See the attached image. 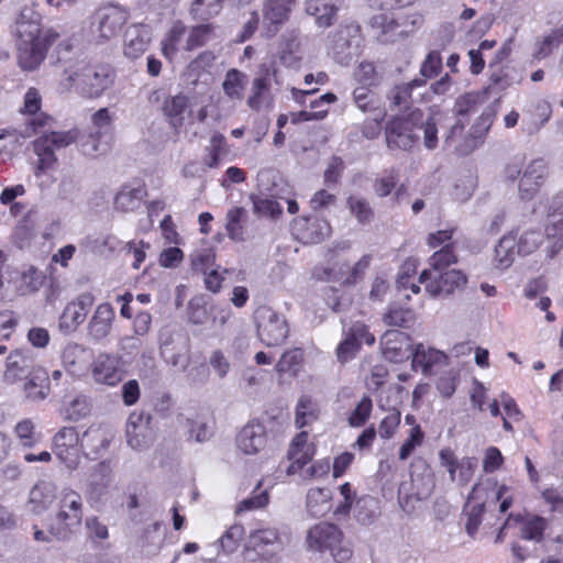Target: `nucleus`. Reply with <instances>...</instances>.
<instances>
[{"label":"nucleus","instance_id":"1","mask_svg":"<svg viewBox=\"0 0 563 563\" xmlns=\"http://www.w3.org/2000/svg\"><path fill=\"white\" fill-rule=\"evenodd\" d=\"M113 81L114 73L109 66L77 60L64 68L59 87L62 91L75 89L84 98H99Z\"/></svg>","mask_w":563,"mask_h":563},{"label":"nucleus","instance_id":"2","mask_svg":"<svg viewBox=\"0 0 563 563\" xmlns=\"http://www.w3.org/2000/svg\"><path fill=\"white\" fill-rule=\"evenodd\" d=\"M362 29L354 21H343L328 35V54L335 63L347 66L361 53Z\"/></svg>","mask_w":563,"mask_h":563},{"label":"nucleus","instance_id":"3","mask_svg":"<svg viewBox=\"0 0 563 563\" xmlns=\"http://www.w3.org/2000/svg\"><path fill=\"white\" fill-rule=\"evenodd\" d=\"M342 532L333 523L321 522L311 527L306 537L307 549L310 551H330L338 562H344L352 555L349 548L341 545Z\"/></svg>","mask_w":563,"mask_h":563},{"label":"nucleus","instance_id":"4","mask_svg":"<svg viewBox=\"0 0 563 563\" xmlns=\"http://www.w3.org/2000/svg\"><path fill=\"white\" fill-rule=\"evenodd\" d=\"M258 339L267 346L283 344L289 334L286 317L269 306H260L254 312Z\"/></svg>","mask_w":563,"mask_h":563},{"label":"nucleus","instance_id":"5","mask_svg":"<svg viewBox=\"0 0 563 563\" xmlns=\"http://www.w3.org/2000/svg\"><path fill=\"white\" fill-rule=\"evenodd\" d=\"M422 122V111L413 108L406 117L390 120L386 126V142L389 148L408 151L418 142L416 132L418 123Z\"/></svg>","mask_w":563,"mask_h":563},{"label":"nucleus","instance_id":"6","mask_svg":"<svg viewBox=\"0 0 563 563\" xmlns=\"http://www.w3.org/2000/svg\"><path fill=\"white\" fill-rule=\"evenodd\" d=\"M56 33L48 32L45 36L26 35L18 43V64L24 71H33L45 59L48 46L57 38Z\"/></svg>","mask_w":563,"mask_h":563},{"label":"nucleus","instance_id":"7","mask_svg":"<svg viewBox=\"0 0 563 563\" xmlns=\"http://www.w3.org/2000/svg\"><path fill=\"white\" fill-rule=\"evenodd\" d=\"M419 282L424 284L426 291L433 298L449 297L455 290L463 289L467 283L466 275L459 269H450L432 274L431 271H422Z\"/></svg>","mask_w":563,"mask_h":563},{"label":"nucleus","instance_id":"8","mask_svg":"<svg viewBox=\"0 0 563 563\" xmlns=\"http://www.w3.org/2000/svg\"><path fill=\"white\" fill-rule=\"evenodd\" d=\"M426 87V79H412L393 86L386 98L390 111L405 112L418 100H423L424 93L420 90Z\"/></svg>","mask_w":563,"mask_h":563},{"label":"nucleus","instance_id":"9","mask_svg":"<svg viewBox=\"0 0 563 563\" xmlns=\"http://www.w3.org/2000/svg\"><path fill=\"white\" fill-rule=\"evenodd\" d=\"M53 451L69 470H75L80 459V438L73 427L62 428L53 440Z\"/></svg>","mask_w":563,"mask_h":563},{"label":"nucleus","instance_id":"10","mask_svg":"<svg viewBox=\"0 0 563 563\" xmlns=\"http://www.w3.org/2000/svg\"><path fill=\"white\" fill-rule=\"evenodd\" d=\"M93 303L95 296L91 292H82L75 300L68 302L59 317V330L64 333L76 331L86 320Z\"/></svg>","mask_w":563,"mask_h":563},{"label":"nucleus","instance_id":"11","mask_svg":"<svg viewBox=\"0 0 563 563\" xmlns=\"http://www.w3.org/2000/svg\"><path fill=\"white\" fill-rule=\"evenodd\" d=\"M124 374L121 358L113 354L100 353L91 364V375L98 384L115 386Z\"/></svg>","mask_w":563,"mask_h":563},{"label":"nucleus","instance_id":"12","mask_svg":"<svg viewBox=\"0 0 563 563\" xmlns=\"http://www.w3.org/2000/svg\"><path fill=\"white\" fill-rule=\"evenodd\" d=\"M549 175L543 158L531 161L525 168L518 185V195L521 200H531L540 190Z\"/></svg>","mask_w":563,"mask_h":563},{"label":"nucleus","instance_id":"13","mask_svg":"<svg viewBox=\"0 0 563 563\" xmlns=\"http://www.w3.org/2000/svg\"><path fill=\"white\" fill-rule=\"evenodd\" d=\"M113 470L109 460H103L90 470L86 495L89 501L100 503L107 496L112 482Z\"/></svg>","mask_w":563,"mask_h":563},{"label":"nucleus","instance_id":"14","mask_svg":"<svg viewBox=\"0 0 563 563\" xmlns=\"http://www.w3.org/2000/svg\"><path fill=\"white\" fill-rule=\"evenodd\" d=\"M129 446L136 451H143L151 446L154 440L150 427V416L133 412L129 416L125 429Z\"/></svg>","mask_w":563,"mask_h":563},{"label":"nucleus","instance_id":"15","mask_svg":"<svg viewBox=\"0 0 563 563\" xmlns=\"http://www.w3.org/2000/svg\"><path fill=\"white\" fill-rule=\"evenodd\" d=\"M380 343L385 358L390 362L399 363L411 356L410 338L405 332L388 330L383 334Z\"/></svg>","mask_w":563,"mask_h":563},{"label":"nucleus","instance_id":"16","mask_svg":"<svg viewBox=\"0 0 563 563\" xmlns=\"http://www.w3.org/2000/svg\"><path fill=\"white\" fill-rule=\"evenodd\" d=\"M36 369L31 351L15 350L7 357L3 380L7 384H14L23 378H27Z\"/></svg>","mask_w":563,"mask_h":563},{"label":"nucleus","instance_id":"17","mask_svg":"<svg viewBox=\"0 0 563 563\" xmlns=\"http://www.w3.org/2000/svg\"><path fill=\"white\" fill-rule=\"evenodd\" d=\"M192 107V99L183 93L169 97L162 103V110L175 130L191 122Z\"/></svg>","mask_w":563,"mask_h":563},{"label":"nucleus","instance_id":"18","mask_svg":"<svg viewBox=\"0 0 563 563\" xmlns=\"http://www.w3.org/2000/svg\"><path fill=\"white\" fill-rule=\"evenodd\" d=\"M236 444L244 454H257L267 444L265 426L258 421L247 423L239 432Z\"/></svg>","mask_w":563,"mask_h":563},{"label":"nucleus","instance_id":"19","mask_svg":"<svg viewBox=\"0 0 563 563\" xmlns=\"http://www.w3.org/2000/svg\"><path fill=\"white\" fill-rule=\"evenodd\" d=\"M115 312L108 302L100 303L88 322V336L95 342L103 341L111 332Z\"/></svg>","mask_w":563,"mask_h":563},{"label":"nucleus","instance_id":"20","mask_svg":"<svg viewBox=\"0 0 563 563\" xmlns=\"http://www.w3.org/2000/svg\"><path fill=\"white\" fill-rule=\"evenodd\" d=\"M97 14L99 19L98 29L104 38L117 35L128 19L126 12L113 4L101 8Z\"/></svg>","mask_w":563,"mask_h":563},{"label":"nucleus","instance_id":"21","mask_svg":"<svg viewBox=\"0 0 563 563\" xmlns=\"http://www.w3.org/2000/svg\"><path fill=\"white\" fill-rule=\"evenodd\" d=\"M295 0H268L264 11V30L267 37L276 35L279 25L287 20Z\"/></svg>","mask_w":563,"mask_h":563},{"label":"nucleus","instance_id":"22","mask_svg":"<svg viewBox=\"0 0 563 563\" xmlns=\"http://www.w3.org/2000/svg\"><path fill=\"white\" fill-rule=\"evenodd\" d=\"M113 440V433L99 426L89 427L80 438V450H88L87 455H102Z\"/></svg>","mask_w":563,"mask_h":563},{"label":"nucleus","instance_id":"23","mask_svg":"<svg viewBox=\"0 0 563 563\" xmlns=\"http://www.w3.org/2000/svg\"><path fill=\"white\" fill-rule=\"evenodd\" d=\"M56 485L49 481L37 482L30 490L29 505L31 511L40 515L48 509L56 498Z\"/></svg>","mask_w":563,"mask_h":563},{"label":"nucleus","instance_id":"24","mask_svg":"<svg viewBox=\"0 0 563 563\" xmlns=\"http://www.w3.org/2000/svg\"><path fill=\"white\" fill-rule=\"evenodd\" d=\"M81 153L87 157H99L107 154L111 148V137L97 134L93 131H79V137L76 141Z\"/></svg>","mask_w":563,"mask_h":563},{"label":"nucleus","instance_id":"25","mask_svg":"<svg viewBox=\"0 0 563 563\" xmlns=\"http://www.w3.org/2000/svg\"><path fill=\"white\" fill-rule=\"evenodd\" d=\"M150 43V33L144 25L130 26L124 35V55L129 58H137Z\"/></svg>","mask_w":563,"mask_h":563},{"label":"nucleus","instance_id":"26","mask_svg":"<svg viewBox=\"0 0 563 563\" xmlns=\"http://www.w3.org/2000/svg\"><path fill=\"white\" fill-rule=\"evenodd\" d=\"M338 10V7L329 0H308L306 2V12L314 18L319 27L331 26L336 19Z\"/></svg>","mask_w":563,"mask_h":563},{"label":"nucleus","instance_id":"27","mask_svg":"<svg viewBox=\"0 0 563 563\" xmlns=\"http://www.w3.org/2000/svg\"><path fill=\"white\" fill-rule=\"evenodd\" d=\"M24 393L31 401H42L49 394V376L46 371L38 367L24 384Z\"/></svg>","mask_w":563,"mask_h":563},{"label":"nucleus","instance_id":"28","mask_svg":"<svg viewBox=\"0 0 563 563\" xmlns=\"http://www.w3.org/2000/svg\"><path fill=\"white\" fill-rule=\"evenodd\" d=\"M369 27L373 31L375 37L380 43H390L395 42L396 36L398 35L399 24L397 21L385 13L375 14L369 20Z\"/></svg>","mask_w":563,"mask_h":563},{"label":"nucleus","instance_id":"29","mask_svg":"<svg viewBox=\"0 0 563 563\" xmlns=\"http://www.w3.org/2000/svg\"><path fill=\"white\" fill-rule=\"evenodd\" d=\"M332 492L329 488H310L307 493V510L316 518L323 517L331 509Z\"/></svg>","mask_w":563,"mask_h":563},{"label":"nucleus","instance_id":"30","mask_svg":"<svg viewBox=\"0 0 563 563\" xmlns=\"http://www.w3.org/2000/svg\"><path fill=\"white\" fill-rule=\"evenodd\" d=\"M412 367L421 368L427 373L434 364L442 363L445 360V354L432 347H426L423 344H418L411 352Z\"/></svg>","mask_w":563,"mask_h":563},{"label":"nucleus","instance_id":"31","mask_svg":"<svg viewBox=\"0 0 563 563\" xmlns=\"http://www.w3.org/2000/svg\"><path fill=\"white\" fill-rule=\"evenodd\" d=\"M33 151L37 155L36 175L44 173L55 166L57 158L55 148L51 145L47 137L42 134L33 141Z\"/></svg>","mask_w":563,"mask_h":563},{"label":"nucleus","instance_id":"32","mask_svg":"<svg viewBox=\"0 0 563 563\" xmlns=\"http://www.w3.org/2000/svg\"><path fill=\"white\" fill-rule=\"evenodd\" d=\"M305 229L301 232V240L305 243H320L331 233V227L325 220L302 219Z\"/></svg>","mask_w":563,"mask_h":563},{"label":"nucleus","instance_id":"33","mask_svg":"<svg viewBox=\"0 0 563 563\" xmlns=\"http://www.w3.org/2000/svg\"><path fill=\"white\" fill-rule=\"evenodd\" d=\"M34 214L33 210H29L14 228L13 238L20 249L29 245L35 236Z\"/></svg>","mask_w":563,"mask_h":563},{"label":"nucleus","instance_id":"34","mask_svg":"<svg viewBox=\"0 0 563 563\" xmlns=\"http://www.w3.org/2000/svg\"><path fill=\"white\" fill-rule=\"evenodd\" d=\"M516 236L504 235L495 247V260L500 268L509 267L516 257Z\"/></svg>","mask_w":563,"mask_h":563},{"label":"nucleus","instance_id":"35","mask_svg":"<svg viewBox=\"0 0 563 563\" xmlns=\"http://www.w3.org/2000/svg\"><path fill=\"white\" fill-rule=\"evenodd\" d=\"M205 164L210 168L219 166L220 158L228 154L227 140L223 134L214 132L210 137L209 146L206 148Z\"/></svg>","mask_w":563,"mask_h":563},{"label":"nucleus","instance_id":"36","mask_svg":"<svg viewBox=\"0 0 563 563\" xmlns=\"http://www.w3.org/2000/svg\"><path fill=\"white\" fill-rule=\"evenodd\" d=\"M456 262L457 256L454 253L453 244H445L430 256V268L427 271H431L432 274L450 271L449 266Z\"/></svg>","mask_w":563,"mask_h":563},{"label":"nucleus","instance_id":"37","mask_svg":"<svg viewBox=\"0 0 563 563\" xmlns=\"http://www.w3.org/2000/svg\"><path fill=\"white\" fill-rule=\"evenodd\" d=\"M144 190L141 187H122L114 198V206L118 210L130 211L139 207L142 201Z\"/></svg>","mask_w":563,"mask_h":563},{"label":"nucleus","instance_id":"38","mask_svg":"<svg viewBox=\"0 0 563 563\" xmlns=\"http://www.w3.org/2000/svg\"><path fill=\"white\" fill-rule=\"evenodd\" d=\"M89 413L90 402L84 395H77L68 402H64L63 415L66 420L78 421Z\"/></svg>","mask_w":563,"mask_h":563},{"label":"nucleus","instance_id":"39","mask_svg":"<svg viewBox=\"0 0 563 563\" xmlns=\"http://www.w3.org/2000/svg\"><path fill=\"white\" fill-rule=\"evenodd\" d=\"M40 14L32 8H23L16 20L18 33L20 37L24 35L40 34Z\"/></svg>","mask_w":563,"mask_h":563},{"label":"nucleus","instance_id":"40","mask_svg":"<svg viewBox=\"0 0 563 563\" xmlns=\"http://www.w3.org/2000/svg\"><path fill=\"white\" fill-rule=\"evenodd\" d=\"M547 521L540 516H533L526 520L520 529V538L523 540L541 542L543 540Z\"/></svg>","mask_w":563,"mask_h":563},{"label":"nucleus","instance_id":"41","mask_svg":"<svg viewBox=\"0 0 563 563\" xmlns=\"http://www.w3.org/2000/svg\"><path fill=\"white\" fill-rule=\"evenodd\" d=\"M60 508L71 512V520L75 526H79L82 520V499L81 496L73 490H64L60 499Z\"/></svg>","mask_w":563,"mask_h":563},{"label":"nucleus","instance_id":"42","mask_svg":"<svg viewBox=\"0 0 563 563\" xmlns=\"http://www.w3.org/2000/svg\"><path fill=\"white\" fill-rule=\"evenodd\" d=\"M318 418L316 405L308 396H301L296 407L295 422L298 428H303Z\"/></svg>","mask_w":563,"mask_h":563},{"label":"nucleus","instance_id":"43","mask_svg":"<svg viewBox=\"0 0 563 563\" xmlns=\"http://www.w3.org/2000/svg\"><path fill=\"white\" fill-rule=\"evenodd\" d=\"M563 43V24L551 31L539 44L533 58L540 60L551 55L554 48Z\"/></svg>","mask_w":563,"mask_h":563},{"label":"nucleus","instance_id":"44","mask_svg":"<svg viewBox=\"0 0 563 563\" xmlns=\"http://www.w3.org/2000/svg\"><path fill=\"white\" fill-rule=\"evenodd\" d=\"M254 212L261 217L277 218L283 212L282 206L273 198L260 195L252 196Z\"/></svg>","mask_w":563,"mask_h":563},{"label":"nucleus","instance_id":"45","mask_svg":"<svg viewBox=\"0 0 563 563\" xmlns=\"http://www.w3.org/2000/svg\"><path fill=\"white\" fill-rule=\"evenodd\" d=\"M222 3L223 0H195L190 11L195 19L206 21L221 11Z\"/></svg>","mask_w":563,"mask_h":563},{"label":"nucleus","instance_id":"46","mask_svg":"<svg viewBox=\"0 0 563 563\" xmlns=\"http://www.w3.org/2000/svg\"><path fill=\"white\" fill-rule=\"evenodd\" d=\"M542 242V233L538 230L525 231L518 241L516 240V252L518 255L527 256L534 252Z\"/></svg>","mask_w":563,"mask_h":563},{"label":"nucleus","instance_id":"47","mask_svg":"<svg viewBox=\"0 0 563 563\" xmlns=\"http://www.w3.org/2000/svg\"><path fill=\"white\" fill-rule=\"evenodd\" d=\"M352 95L354 103L362 112H373L379 107L377 95L367 87H357Z\"/></svg>","mask_w":563,"mask_h":563},{"label":"nucleus","instance_id":"48","mask_svg":"<svg viewBox=\"0 0 563 563\" xmlns=\"http://www.w3.org/2000/svg\"><path fill=\"white\" fill-rule=\"evenodd\" d=\"M245 209L242 207H235L228 211L227 213V231L233 241H243V228L241 222L245 217Z\"/></svg>","mask_w":563,"mask_h":563},{"label":"nucleus","instance_id":"49","mask_svg":"<svg viewBox=\"0 0 563 563\" xmlns=\"http://www.w3.org/2000/svg\"><path fill=\"white\" fill-rule=\"evenodd\" d=\"M245 79L246 76L243 73L236 69L229 70L222 84L224 92L232 99H240L244 89Z\"/></svg>","mask_w":563,"mask_h":563},{"label":"nucleus","instance_id":"50","mask_svg":"<svg viewBox=\"0 0 563 563\" xmlns=\"http://www.w3.org/2000/svg\"><path fill=\"white\" fill-rule=\"evenodd\" d=\"M413 320L411 310L399 307L389 306L387 312L383 317V321L388 327L405 328Z\"/></svg>","mask_w":563,"mask_h":563},{"label":"nucleus","instance_id":"51","mask_svg":"<svg viewBox=\"0 0 563 563\" xmlns=\"http://www.w3.org/2000/svg\"><path fill=\"white\" fill-rule=\"evenodd\" d=\"M185 428L187 430L188 440H194L197 443H203L212 435L208 423L200 419L187 418Z\"/></svg>","mask_w":563,"mask_h":563},{"label":"nucleus","instance_id":"52","mask_svg":"<svg viewBox=\"0 0 563 563\" xmlns=\"http://www.w3.org/2000/svg\"><path fill=\"white\" fill-rule=\"evenodd\" d=\"M212 25L211 24H201L194 26L186 41L185 48L187 51L196 49L200 46H203L212 38Z\"/></svg>","mask_w":563,"mask_h":563},{"label":"nucleus","instance_id":"53","mask_svg":"<svg viewBox=\"0 0 563 563\" xmlns=\"http://www.w3.org/2000/svg\"><path fill=\"white\" fill-rule=\"evenodd\" d=\"M343 334L349 339L356 341L360 345H362L363 342L368 345L375 343L374 334H372L368 331V327L361 321H354L347 328L343 324Z\"/></svg>","mask_w":563,"mask_h":563},{"label":"nucleus","instance_id":"54","mask_svg":"<svg viewBox=\"0 0 563 563\" xmlns=\"http://www.w3.org/2000/svg\"><path fill=\"white\" fill-rule=\"evenodd\" d=\"M417 130L423 132V144L428 150H434L438 146V128L433 115L424 117L422 112V122L418 123Z\"/></svg>","mask_w":563,"mask_h":563},{"label":"nucleus","instance_id":"55","mask_svg":"<svg viewBox=\"0 0 563 563\" xmlns=\"http://www.w3.org/2000/svg\"><path fill=\"white\" fill-rule=\"evenodd\" d=\"M244 536V527L242 525H233L231 526L219 540V547L225 553L234 552L240 541Z\"/></svg>","mask_w":563,"mask_h":563},{"label":"nucleus","instance_id":"56","mask_svg":"<svg viewBox=\"0 0 563 563\" xmlns=\"http://www.w3.org/2000/svg\"><path fill=\"white\" fill-rule=\"evenodd\" d=\"M373 409L369 396H364L351 412L347 421L351 427L360 428L366 423Z\"/></svg>","mask_w":563,"mask_h":563},{"label":"nucleus","instance_id":"57","mask_svg":"<svg viewBox=\"0 0 563 563\" xmlns=\"http://www.w3.org/2000/svg\"><path fill=\"white\" fill-rule=\"evenodd\" d=\"M302 363V352L300 349L286 351L276 364L278 373H296Z\"/></svg>","mask_w":563,"mask_h":563},{"label":"nucleus","instance_id":"58","mask_svg":"<svg viewBox=\"0 0 563 563\" xmlns=\"http://www.w3.org/2000/svg\"><path fill=\"white\" fill-rule=\"evenodd\" d=\"M88 130L111 137L112 118L108 108H101L92 114L91 126Z\"/></svg>","mask_w":563,"mask_h":563},{"label":"nucleus","instance_id":"59","mask_svg":"<svg viewBox=\"0 0 563 563\" xmlns=\"http://www.w3.org/2000/svg\"><path fill=\"white\" fill-rule=\"evenodd\" d=\"M190 261L195 272L206 274L212 269L216 262V254L210 249L198 250L190 255Z\"/></svg>","mask_w":563,"mask_h":563},{"label":"nucleus","instance_id":"60","mask_svg":"<svg viewBox=\"0 0 563 563\" xmlns=\"http://www.w3.org/2000/svg\"><path fill=\"white\" fill-rule=\"evenodd\" d=\"M87 539L93 543L109 538L108 527L97 516L87 517L85 520Z\"/></svg>","mask_w":563,"mask_h":563},{"label":"nucleus","instance_id":"61","mask_svg":"<svg viewBox=\"0 0 563 563\" xmlns=\"http://www.w3.org/2000/svg\"><path fill=\"white\" fill-rule=\"evenodd\" d=\"M44 135L55 150H60L76 143L79 137V130L71 129L68 131H51L49 133H44Z\"/></svg>","mask_w":563,"mask_h":563},{"label":"nucleus","instance_id":"62","mask_svg":"<svg viewBox=\"0 0 563 563\" xmlns=\"http://www.w3.org/2000/svg\"><path fill=\"white\" fill-rule=\"evenodd\" d=\"M347 206L358 222L367 223L372 220L373 210L366 199L351 196L347 199Z\"/></svg>","mask_w":563,"mask_h":563},{"label":"nucleus","instance_id":"63","mask_svg":"<svg viewBox=\"0 0 563 563\" xmlns=\"http://www.w3.org/2000/svg\"><path fill=\"white\" fill-rule=\"evenodd\" d=\"M184 34V27L174 25L165 40L162 41V53L167 59H173L177 52V45Z\"/></svg>","mask_w":563,"mask_h":563},{"label":"nucleus","instance_id":"64","mask_svg":"<svg viewBox=\"0 0 563 563\" xmlns=\"http://www.w3.org/2000/svg\"><path fill=\"white\" fill-rule=\"evenodd\" d=\"M442 68V59L440 53L437 51L430 52L420 67L419 79H426L435 77Z\"/></svg>","mask_w":563,"mask_h":563}]
</instances>
